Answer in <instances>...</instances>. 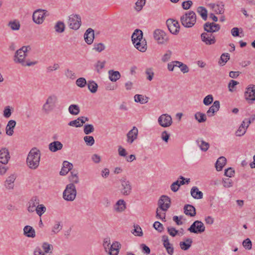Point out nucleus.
<instances>
[{"label":"nucleus","instance_id":"nucleus-25","mask_svg":"<svg viewBox=\"0 0 255 255\" xmlns=\"http://www.w3.org/2000/svg\"><path fill=\"white\" fill-rule=\"evenodd\" d=\"M39 199L37 196H33L28 202V207L27 210L29 212H33L34 211L35 207L36 205L39 204Z\"/></svg>","mask_w":255,"mask_h":255},{"label":"nucleus","instance_id":"nucleus-15","mask_svg":"<svg viewBox=\"0 0 255 255\" xmlns=\"http://www.w3.org/2000/svg\"><path fill=\"white\" fill-rule=\"evenodd\" d=\"M204 29L206 33H212L217 32L220 29V25L215 22H206L203 26Z\"/></svg>","mask_w":255,"mask_h":255},{"label":"nucleus","instance_id":"nucleus-37","mask_svg":"<svg viewBox=\"0 0 255 255\" xmlns=\"http://www.w3.org/2000/svg\"><path fill=\"white\" fill-rule=\"evenodd\" d=\"M126 202L123 199L118 200L115 205V209L117 212H123L126 209Z\"/></svg>","mask_w":255,"mask_h":255},{"label":"nucleus","instance_id":"nucleus-27","mask_svg":"<svg viewBox=\"0 0 255 255\" xmlns=\"http://www.w3.org/2000/svg\"><path fill=\"white\" fill-rule=\"evenodd\" d=\"M121 244L118 242H114L111 246L110 252L109 253L110 255H118L121 248Z\"/></svg>","mask_w":255,"mask_h":255},{"label":"nucleus","instance_id":"nucleus-58","mask_svg":"<svg viewBox=\"0 0 255 255\" xmlns=\"http://www.w3.org/2000/svg\"><path fill=\"white\" fill-rule=\"evenodd\" d=\"M235 174V170L232 167H229L225 170V175L229 177L234 176Z\"/></svg>","mask_w":255,"mask_h":255},{"label":"nucleus","instance_id":"nucleus-13","mask_svg":"<svg viewBox=\"0 0 255 255\" xmlns=\"http://www.w3.org/2000/svg\"><path fill=\"white\" fill-rule=\"evenodd\" d=\"M245 97L246 100L251 101L250 103H253L255 101V85L248 86L245 92Z\"/></svg>","mask_w":255,"mask_h":255},{"label":"nucleus","instance_id":"nucleus-39","mask_svg":"<svg viewBox=\"0 0 255 255\" xmlns=\"http://www.w3.org/2000/svg\"><path fill=\"white\" fill-rule=\"evenodd\" d=\"M134 101L140 104H145L148 101V98L142 95L136 94L134 96Z\"/></svg>","mask_w":255,"mask_h":255},{"label":"nucleus","instance_id":"nucleus-22","mask_svg":"<svg viewBox=\"0 0 255 255\" xmlns=\"http://www.w3.org/2000/svg\"><path fill=\"white\" fill-rule=\"evenodd\" d=\"M16 176L13 174H11L8 176L4 182L5 187L8 190L12 189L14 187V182Z\"/></svg>","mask_w":255,"mask_h":255},{"label":"nucleus","instance_id":"nucleus-29","mask_svg":"<svg viewBox=\"0 0 255 255\" xmlns=\"http://www.w3.org/2000/svg\"><path fill=\"white\" fill-rule=\"evenodd\" d=\"M184 213L190 217H194L196 215V209L195 207L189 204L185 205L184 207Z\"/></svg>","mask_w":255,"mask_h":255},{"label":"nucleus","instance_id":"nucleus-47","mask_svg":"<svg viewBox=\"0 0 255 255\" xmlns=\"http://www.w3.org/2000/svg\"><path fill=\"white\" fill-rule=\"evenodd\" d=\"M213 96L212 95H208L204 98L203 102L205 106H209L213 103Z\"/></svg>","mask_w":255,"mask_h":255},{"label":"nucleus","instance_id":"nucleus-52","mask_svg":"<svg viewBox=\"0 0 255 255\" xmlns=\"http://www.w3.org/2000/svg\"><path fill=\"white\" fill-rule=\"evenodd\" d=\"M42 248L45 253H51V251L53 249V246L52 245L48 244V243L44 242L42 244Z\"/></svg>","mask_w":255,"mask_h":255},{"label":"nucleus","instance_id":"nucleus-23","mask_svg":"<svg viewBox=\"0 0 255 255\" xmlns=\"http://www.w3.org/2000/svg\"><path fill=\"white\" fill-rule=\"evenodd\" d=\"M143 33L142 31L138 29L134 30L131 36V40L132 43H135L138 41H143Z\"/></svg>","mask_w":255,"mask_h":255},{"label":"nucleus","instance_id":"nucleus-36","mask_svg":"<svg viewBox=\"0 0 255 255\" xmlns=\"http://www.w3.org/2000/svg\"><path fill=\"white\" fill-rule=\"evenodd\" d=\"M109 79L112 82H116L121 78V74L119 71L113 70H109L108 72Z\"/></svg>","mask_w":255,"mask_h":255},{"label":"nucleus","instance_id":"nucleus-56","mask_svg":"<svg viewBox=\"0 0 255 255\" xmlns=\"http://www.w3.org/2000/svg\"><path fill=\"white\" fill-rule=\"evenodd\" d=\"M167 232L168 234L172 237H175L178 233L179 231L176 230V229L174 227H167Z\"/></svg>","mask_w":255,"mask_h":255},{"label":"nucleus","instance_id":"nucleus-6","mask_svg":"<svg viewBox=\"0 0 255 255\" xmlns=\"http://www.w3.org/2000/svg\"><path fill=\"white\" fill-rule=\"evenodd\" d=\"M58 98L56 96L52 95L49 96L42 106V110L45 113H48L52 111L55 107L56 104L57 102Z\"/></svg>","mask_w":255,"mask_h":255},{"label":"nucleus","instance_id":"nucleus-19","mask_svg":"<svg viewBox=\"0 0 255 255\" xmlns=\"http://www.w3.org/2000/svg\"><path fill=\"white\" fill-rule=\"evenodd\" d=\"M162 241H163V245L164 247L168 254L172 255L173 254L174 248L172 245L169 243L168 237L166 235H164L162 237Z\"/></svg>","mask_w":255,"mask_h":255},{"label":"nucleus","instance_id":"nucleus-51","mask_svg":"<svg viewBox=\"0 0 255 255\" xmlns=\"http://www.w3.org/2000/svg\"><path fill=\"white\" fill-rule=\"evenodd\" d=\"M84 140L88 146H92L95 143V139L92 136H85Z\"/></svg>","mask_w":255,"mask_h":255},{"label":"nucleus","instance_id":"nucleus-24","mask_svg":"<svg viewBox=\"0 0 255 255\" xmlns=\"http://www.w3.org/2000/svg\"><path fill=\"white\" fill-rule=\"evenodd\" d=\"M48 147L51 152H55L62 148L63 144L59 141H54L49 143Z\"/></svg>","mask_w":255,"mask_h":255},{"label":"nucleus","instance_id":"nucleus-33","mask_svg":"<svg viewBox=\"0 0 255 255\" xmlns=\"http://www.w3.org/2000/svg\"><path fill=\"white\" fill-rule=\"evenodd\" d=\"M226 158L224 156L220 157L217 160L215 167L216 170L218 171H221L226 163Z\"/></svg>","mask_w":255,"mask_h":255},{"label":"nucleus","instance_id":"nucleus-54","mask_svg":"<svg viewBox=\"0 0 255 255\" xmlns=\"http://www.w3.org/2000/svg\"><path fill=\"white\" fill-rule=\"evenodd\" d=\"M8 25L13 30H17L20 28V24L19 22H16L15 21H10L8 23Z\"/></svg>","mask_w":255,"mask_h":255},{"label":"nucleus","instance_id":"nucleus-31","mask_svg":"<svg viewBox=\"0 0 255 255\" xmlns=\"http://www.w3.org/2000/svg\"><path fill=\"white\" fill-rule=\"evenodd\" d=\"M23 234L25 236L29 238H34L35 237V230L30 226L27 225L24 227Z\"/></svg>","mask_w":255,"mask_h":255},{"label":"nucleus","instance_id":"nucleus-43","mask_svg":"<svg viewBox=\"0 0 255 255\" xmlns=\"http://www.w3.org/2000/svg\"><path fill=\"white\" fill-rule=\"evenodd\" d=\"M185 184L184 181H180V182L178 180H177L174 182L170 186L171 190L174 192H177L181 185H184Z\"/></svg>","mask_w":255,"mask_h":255},{"label":"nucleus","instance_id":"nucleus-14","mask_svg":"<svg viewBox=\"0 0 255 255\" xmlns=\"http://www.w3.org/2000/svg\"><path fill=\"white\" fill-rule=\"evenodd\" d=\"M158 122L161 127L167 128L171 125L172 121L170 116L168 114H163L158 118Z\"/></svg>","mask_w":255,"mask_h":255},{"label":"nucleus","instance_id":"nucleus-32","mask_svg":"<svg viewBox=\"0 0 255 255\" xmlns=\"http://www.w3.org/2000/svg\"><path fill=\"white\" fill-rule=\"evenodd\" d=\"M191 195L194 199H201L203 198V193L199 190L196 186H193L191 189Z\"/></svg>","mask_w":255,"mask_h":255},{"label":"nucleus","instance_id":"nucleus-11","mask_svg":"<svg viewBox=\"0 0 255 255\" xmlns=\"http://www.w3.org/2000/svg\"><path fill=\"white\" fill-rule=\"evenodd\" d=\"M153 37L159 44H163L167 42L168 37L162 30L156 29L154 31Z\"/></svg>","mask_w":255,"mask_h":255},{"label":"nucleus","instance_id":"nucleus-41","mask_svg":"<svg viewBox=\"0 0 255 255\" xmlns=\"http://www.w3.org/2000/svg\"><path fill=\"white\" fill-rule=\"evenodd\" d=\"M88 89L92 93H95L98 90V84L93 80H90L88 83Z\"/></svg>","mask_w":255,"mask_h":255},{"label":"nucleus","instance_id":"nucleus-3","mask_svg":"<svg viewBox=\"0 0 255 255\" xmlns=\"http://www.w3.org/2000/svg\"><path fill=\"white\" fill-rule=\"evenodd\" d=\"M40 159V150L36 147H33L30 150L28 154L26 163L30 168L35 169L39 164Z\"/></svg>","mask_w":255,"mask_h":255},{"label":"nucleus","instance_id":"nucleus-21","mask_svg":"<svg viewBox=\"0 0 255 255\" xmlns=\"http://www.w3.org/2000/svg\"><path fill=\"white\" fill-rule=\"evenodd\" d=\"M84 39L88 44H91L94 39V31L93 29L89 28L84 34Z\"/></svg>","mask_w":255,"mask_h":255},{"label":"nucleus","instance_id":"nucleus-60","mask_svg":"<svg viewBox=\"0 0 255 255\" xmlns=\"http://www.w3.org/2000/svg\"><path fill=\"white\" fill-rule=\"evenodd\" d=\"M247 128H247V126L246 127V128H243L242 126H240L236 132V135L238 136H241L243 135L244 134H245Z\"/></svg>","mask_w":255,"mask_h":255},{"label":"nucleus","instance_id":"nucleus-26","mask_svg":"<svg viewBox=\"0 0 255 255\" xmlns=\"http://www.w3.org/2000/svg\"><path fill=\"white\" fill-rule=\"evenodd\" d=\"M73 167V164L67 161H64L63 163V167L60 171L61 175H66Z\"/></svg>","mask_w":255,"mask_h":255},{"label":"nucleus","instance_id":"nucleus-18","mask_svg":"<svg viewBox=\"0 0 255 255\" xmlns=\"http://www.w3.org/2000/svg\"><path fill=\"white\" fill-rule=\"evenodd\" d=\"M138 129L135 127H133L127 134V142L130 144L132 143L137 138Z\"/></svg>","mask_w":255,"mask_h":255},{"label":"nucleus","instance_id":"nucleus-53","mask_svg":"<svg viewBox=\"0 0 255 255\" xmlns=\"http://www.w3.org/2000/svg\"><path fill=\"white\" fill-rule=\"evenodd\" d=\"M243 247L246 249H247V250H251L252 249V242L251 241V240L249 238H247L246 239H245L243 242Z\"/></svg>","mask_w":255,"mask_h":255},{"label":"nucleus","instance_id":"nucleus-35","mask_svg":"<svg viewBox=\"0 0 255 255\" xmlns=\"http://www.w3.org/2000/svg\"><path fill=\"white\" fill-rule=\"evenodd\" d=\"M192 243L193 241L191 239L186 238L185 241L180 242L179 245L182 250L187 251L191 247Z\"/></svg>","mask_w":255,"mask_h":255},{"label":"nucleus","instance_id":"nucleus-64","mask_svg":"<svg viewBox=\"0 0 255 255\" xmlns=\"http://www.w3.org/2000/svg\"><path fill=\"white\" fill-rule=\"evenodd\" d=\"M65 74L67 78L74 79L75 78V74L72 71L69 69H67L65 71Z\"/></svg>","mask_w":255,"mask_h":255},{"label":"nucleus","instance_id":"nucleus-59","mask_svg":"<svg viewBox=\"0 0 255 255\" xmlns=\"http://www.w3.org/2000/svg\"><path fill=\"white\" fill-rule=\"evenodd\" d=\"M68 125L76 128H79L82 126V124H80V121H78V118L76 120L72 121L68 123Z\"/></svg>","mask_w":255,"mask_h":255},{"label":"nucleus","instance_id":"nucleus-20","mask_svg":"<svg viewBox=\"0 0 255 255\" xmlns=\"http://www.w3.org/2000/svg\"><path fill=\"white\" fill-rule=\"evenodd\" d=\"M220 107L219 101H215L213 105L209 108L207 112V116L209 117H213L215 115V113L218 112Z\"/></svg>","mask_w":255,"mask_h":255},{"label":"nucleus","instance_id":"nucleus-46","mask_svg":"<svg viewBox=\"0 0 255 255\" xmlns=\"http://www.w3.org/2000/svg\"><path fill=\"white\" fill-rule=\"evenodd\" d=\"M217 8L215 9V11L217 14H223L224 12V4L223 2L216 4Z\"/></svg>","mask_w":255,"mask_h":255},{"label":"nucleus","instance_id":"nucleus-49","mask_svg":"<svg viewBox=\"0 0 255 255\" xmlns=\"http://www.w3.org/2000/svg\"><path fill=\"white\" fill-rule=\"evenodd\" d=\"M146 0H137L135 2V9L137 11H140L145 4Z\"/></svg>","mask_w":255,"mask_h":255},{"label":"nucleus","instance_id":"nucleus-28","mask_svg":"<svg viewBox=\"0 0 255 255\" xmlns=\"http://www.w3.org/2000/svg\"><path fill=\"white\" fill-rule=\"evenodd\" d=\"M16 125V122L14 120L8 121L5 128L6 134L9 136H11L13 133V129Z\"/></svg>","mask_w":255,"mask_h":255},{"label":"nucleus","instance_id":"nucleus-57","mask_svg":"<svg viewBox=\"0 0 255 255\" xmlns=\"http://www.w3.org/2000/svg\"><path fill=\"white\" fill-rule=\"evenodd\" d=\"M96 51L100 52L103 51L105 49V45L102 43H99L98 44H94V47L93 48Z\"/></svg>","mask_w":255,"mask_h":255},{"label":"nucleus","instance_id":"nucleus-62","mask_svg":"<svg viewBox=\"0 0 255 255\" xmlns=\"http://www.w3.org/2000/svg\"><path fill=\"white\" fill-rule=\"evenodd\" d=\"M176 64H179V65L181 66L180 67V70L183 73H187L189 71V68L188 67V66L183 64V63L181 62H179V61H178V62H176Z\"/></svg>","mask_w":255,"mask_h":255},{"label":"nucleus","instance_id":"nucleus-8","mask_svg":"<svg viewBox=\"0 0 255 255\" xmlns=\"http://www.w3.org/2000/svg\"><path fill=\"white\" fill-rule=\"evenodd\" d=\"M81 17L78 14H71L69 16L68 25L70 28L77 30L81 25Z\"/></svg>","mask_w":255,"mask_h":255},{"label":"nucleus","instance_id":"nucleus-16","mask_svg":"<svg viewBox=\"0 0 255 255\" xmlns=\"http://www.w3.org/2000/svg\"><path fill=\"white\" fill-rule=\"evenodd\" d=\"M202 41L206 45H212L215 43L216 39L212 33L203 32L201 35Z\"/></svg>","mask_w":255,"mask_h":255},{"label":"nucleus","instance_id":"nucleus-7","mask_svg":"<svg viewBox=\"0 0 255 255\" xmlns=\"http://www.w3.org/2000/svg\"><path fill=\"white\" fill-rule=\"evenodd\" d=\"M205 230V227L204 224L200 221H195L188 229L191 233L194 234H200L204 232Z\"/></svg>","mask_w":255,"mask_h":255},{"label":"nucleus","instance_id":"nucleus-50","mask_svg":"<svg viewBox=\"0 0 255 255\" xmlns=\"http://www.w3.org/2000/svg\"><path fill=\"white\" fill-rule=\"evenodd\" d=\"M76 84L80 88H83L87 84L86 80L83 77L79 78L76 81Z\"/></svg>","mask_w":255,"mask_h":255},{"label":"nucleus","instance_id":"nucleus-30","mask_svg":"<svg viewBox=\"0 0 255 255\" xmlns=\"http://www.w3.org/2000/svg\"><path fill=\"white\" fill-rule=\"evenodd\" d=\"M132 43L134 47L139 51L143 52L146 50L147 45L145 39H143V41H138L135 43Z\"/></svg>","mask_w":255,"mask_h":255},{"label":"nucleus","instance_id":"nucleus-2","mask_svg":"<svg viewBox=\"0 0 255 255\" xmlns=\"http://www.w3.org/2000/svg\"><path fill=\"white\" fill-rule=\"evenodd\" d=\"M31 50V47L29 45L23 46L18 50H17L14 55V61L15 63H20L24 66H30L35 65L37 62H25L24 59L27 56L26 53L27 51Z\"/></svg>","mask_w":255,"mask_h":255},{"label":"nucleus","instance_id":"nucleus-42","mask_svg":"<svg viewBox=\"0 0 255 255\" xmlns=\"http://www.w3.org/2000/svg\"><path fill=\"white\" fill-rule=\"evenodd\" d=\"M197 12L201 15L204 20H206L208 18L207 10L203 6H199L197 8Z\"/></svg>","mask_w":255,"mask_h":255},{"label":"nucleus","instance_id":"nucleus-63","mask_svg":"<svg viewBox=\"0 0 255 255\" xmlns=\"http://www.w3.org/2000/svg\"><path fill=\"white\" fill-rule=\"evenodd\" d=\"M62 226L60 224V222H57L53 227L52 232L54 234L58 233L62 230Z\"/></svg>","mask_w":255,"mask_h":255},{"label":"nucleus","instance_id":"nucleus-10","mask_svg":"<svg viewBox=\"0 0 255 255\" xmlns=\"http://www.w3.org/2000/svg\"><path fill=\"white\" fill-rule=\"evenodd\" d=\"M46 10L41 9L35 10L32 15L33 21L38 24L42 23L46 16Z\"/></svg>","mask_w":255,"mask_h":255},{"label":"nucleus","instance_id":"nucleus-48","mask_svg":"<svg viewBox=\"0 0 255 255\" xmlns=\"http://www.w3.org/2000/svg\"><path fill=\"white\" fill-rule=\"evenodd\" d=\"M46 207L43 204L38 205L35 209L36 213L39 216H41L46 211Z\"/></svg>","mask_w":255,"mask_h":255},{"label":"nucleus","instance_id":"nucleus-44","mask_svg":"<svg viewBox=\"0 0 255 255\" xmlns=\"http://www.w3.org/2000/svg\"><path fill=\"white\" fill-rule=\"evenodd\" d=\"M195 118L199 123H200L205 122L207 120L206 115L200 112H197L195 114Z\"/></svg>","mask_w":255,"mask_h":255},{"label":"nucleus","instance_id":"nucleus-9","mask_svg":"<svg viewBox=\"0 0 255 255\" xmlns=\"http://www.w3.org/2000/svg\"><path fill=\"white\" fill-rule=\"evenodd\" d=\"M121 183V192L125 196L129 195L132 190V186L130 182L127 180L125 177H123L120 179Z\"/></svg>","mask_w":255,"mask_h":255},{"label":"nucleus","instance_id":"nucleus-34","mask_svg":"<svg viewBox=\"0 0 255 255\" xmlns=\"http://www.w3.org/2000/svg\"><path fill=\"white\" fill-rule=\"evenodd\" d=\"M196 142L200 149L203 151H206L209 148V143L203 140L202 138H198Z\"/></svg>","mask_w":255,"mask_h":255},{"label":"nucleus","instance_id":"nucleus-17","mask_svg":"<svg viewBox=\"0 0 255 255\" xmlns=\"http://www.w3.org/2000/svg\"><path fill=\"white\" fill-rule=\"evenodd\" d=\"M10 158L8 150L6 148H2L0 150V162L3 164L7 163Z\"/></svg>","mask_w":255,"mask_h":255},{"label":"nucleus","instance_id":"nucleus-55","mask_svg":"<svg viewBox=\"0 0 255 255\" xmlns=\"http://www.w3.org/2000/svg\"><path fill=\"white\" fill-rule=\"evenodd\" d=\"M153 227L156 230L160 233L162 232L164 230L163 225L158 221L155 222Z\"/></svg>","mask_w":255,"mask_h":255},{"label":"nucleus","instance_id":"nucleus-4","mask_svg":"<svg viewBox=\"0 0 255 255\" xmlns=\"http://www.w3.org/2000/svg\"><path fill=\"white\" fill-rule=\"evenodd\" d=\"M180 21L185 27H192L196 22V15L192 10L187 11L181 16Z\"/></svg>","mask_w":255,"mask_h":255},{"label":"nucleus","instance_id":"nucleus-45","mask_svg":"<svg viewBox=\"0 0 255 255\" xmlns=\"http://www.w3.org/2000/svg\"><path fill=\"white\" fill-rule=\"evenodd\" d=\"M94 130V126L91 124H87L84 126V132L86 134H89Z\"/></svg>","mask_w":255,"mask_h":255},{"label":"nucleus","instance_id":"nucleus-38","mask_svg":"<svg viewBox=\"0 0 255 255\" xmlns=\"http://www.w3.org/2000/svg\"><path fill=\"white\" fill-rule=\"evenodd\" d=\"M68 111L71 115L76 116L80 112V107L78 105L72 104L69 107Z\"/></svg>","mask_w":255,"mask_h":255},{"label":"nucleus","instance_id":"nucleus-61","mask_svg":"<svg viewBox=\"0 0 255 255\" xmlns=\"http://www.w3.org/2000/svg\"><path fill=\"white\" fill-rule=\"evenodd\" d=\"M192 4L193 2L191 0L185 1L182 2V7L184 9L187 10L191 7Z\"/></svg>","mask_w":255,"mask_h":255},{"label":"nucleus","instance_id":"nucleus-12","mask_svg":"<svg viewBox=\"0 0 255 255\" xmlns=\"http://www.w3.org/2000/svg\"><path fill=\"white\" fill-rule=\"evenodd\" d=\"M166 25L169 31L173 34H177L180 29V25L178 21L171 18L166 20Z\"/></svg>","mask_w":255,"mask_h":255},{"label":"nucleus","instance_id":"nucleus-1","mask_svg":"<svg viewBox=\"0 0 255 255\" xmlns=\"http://www.w3.org/2000/svg\"><path fill=\"white\" fill-rule=\"evenodd\" d=\"M171 199L166 195H162L158 201V207L156 209V217L161 219L162 221H165V213L161 214V211H166L170 207Z\"/></svg>","mask_w":255,"mask_h":255},{"label":"nucleus","instance_id":"nucleus-40","mask_svg":"<svg viewBox=\"0 0 255 255\" xmlns=\"http://www.w3.org/2000/svg\"><path fill=\"white\" fill-rule=\"evenodd\" d=\"M65 29V26L62 21H57L55 26L54 29L56 32L58 33H62L64 31Z\"/></svg>","mask_w":255,"mask_h":255},{"label":"nucleus","instance_id":"nucleus-5","mask_svg":"<svg viewBox=\"0 0 255 255\" xmlns=\"http://www.w3.org/2000/svg\"><path fill=\"white\" fill-rule=\"evenodd\" d=\"M77 191L76 187L73 183L67 185L63 193V198L67 201H73L76 198Z\"/></svg>","mask_w":255,"mask_h":255}]
</instances>
